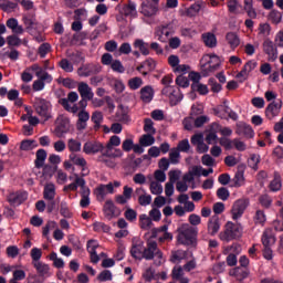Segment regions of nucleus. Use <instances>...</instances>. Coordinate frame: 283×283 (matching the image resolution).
<instances>
[{"mask_svg": "<svg viewBox=\"0 0 283 283\" xmlns=\"http://www.w3.org/2000/svg\"><path fill=\"white\" fill-rule=\"evenodd\" d=\"M177 241L184 247H198V228L184 223L177 229Z\"/></svg>", "mask_w": 283, "mask_h": 283, "instance_id": "obj_1", "label": "nucleus"}, {"mask_svg": "<svg viewBox=\"0 0 283 283\" xmlns=\"http://www.w3.org/2000/svg\"><path fill=\"white\" fill-rule=\"evenodd\" d=\"M219 238L224 242H230V240H238V238H242V226L228 221L226 223L224 231L220 232Z\"/></svg>", "mask_w": 283, "mask_h": 283, "instance_id": "obj_2", "label": "nucleus"}, {"mask_svg": "<svg viewBox=\"0 0 283 283\" xmlns=\"http://www.w3.org/2000/svg\"><path fill=\"white\" fill-rule=\"evenodd\" d=\"M158 259L157 266L163 264V251L158 249V243L156 241H148L147 247H144V260Z\"/></svg>", "mask_w": 283, "mask_h": 283, "instance_id": "obj_3", "label": "nucleus"}, {"mask_svg": "<svg viewBox=\"0 0 283 283\" xmlns=\"http://www.w3.org/2000/svg\"><path fill=\"white\" fill-rule=\"evenodd\" d=\"M77 92L80 93L81 101L78 102L80 108L85 109L87 107V101H93L94 92H92V87L85 82H80L77 85Z\"/></svg>", "mask_w": 283, "mask_h": 283, "instance_id": "obj_4", "label": "nucleus"}, {"mask_svg": "<svg viewBox=\"0 0 283 283\" xmlns=\"http://www.w3.org/2000/svg\"><path fill=\"white\" fill-rule=\"evenodd\" d=\"M34 109L39 116H42L44 120H50L52 118V115L50 112V102L45 101L41 97H35L34 99Z\"/></svg>", "mask_w": 283, "mask_h": 283, "instance_id": "obj_5", "label": "nucleus"}, {"mask_svg": "<svg viewBox=\"0 0 283 283\" xmlns=\"http://www.w3.org/2000/svg\"><path fill=\"white\" fill-rule=\"evenodd\" d=\"M67 132H70V118L65 117V115H59L55 119V136L63 138Z\"/></svg>", "mask_w": 283, "mask_h": 283, "instance_id": "obj_6", "label": "nucleus"}, {"mask_svg": "<svg viewBox=\"0 0 283 283\" xmlns=\"http://www.w3.org/2000/svg\"><path fill=\"white\" fill-rule=\"evenodd\" d=\"M247 207H249V199L241 198L237 200L231 209L232 220H239V218H242L244 211H247Z\"/></svg>", "mask_w": 283, "mask_h": 283, "instance_id": "obj_7", "label": "nucleus"}, {"mask_svg": "<svg viewBox=\"0 0 283 283\" xmlns=\"http://www.w3.org/2000/svg\"><path fill=\"white\" fill-rule=\"evenodd\" d=\"M103 70V66L101 64H94V63H88V64H83L77 69V74L78 76H94L95 74H101Z\"/></svg>", "mask_w": 283, "mask_h": 283, "instance_id": "obj_8", "label": "nucleus"}, {"mask_svg": "<svg viewBox=\"0 0 283 283\" xmlns=\"http://www.w3.org/2000/svg\"><path fill=\"white\" fill-rule=\"evenodd\" d=\"M263 52L268 55L269 61L277 60V46L269 38L263 41Z\"/></svg>", "mask_w": 283, "mask_h": 283, "instance_id": "obj_9", "label": "nucleus"}, {"mask_svg": "<svg viewBox=\"0 0 283 283\" xmlns=\"http://www.w3.org/2000/svg\"><path fill=\"white\" fill-rule=\"evenodd\" d=\"M209 57V61L202 65V71L205 74H209L210 72H216L218 67H220V57L218 55H206Z\"/></svg>", "mask_w": 283, "mask_h": 283, "instance_id": "obj_10", "label": "nucleus"}, {"mask_svg": "<svg viewBox=\"0 0 283 283\" xmlns=\"http://www.w3.org/2000/svg\"><path fill=\"white\" fill-rule=\"evenodd\" d=\"M77 185H80L81 187V196H82V199L80 201V207H82V209H85L90 207V188L85 186V180H82V179H77Z\"/></svg>", "mask_w": 283, "mask_h": 283, "instance_id": "obj_11", "label": "nucleus"}, {"mask_svg": "<svg viewBox=\"0 0 283 283\" xmlns=\"http://www.w3.org/2000/svg\"><path fill=\"white\" fill-rule=\"evenodd\" d=\"M87 120H90V113L85 109H81L77 113V122H76L77 132H83L87 129Z\"/></svg>", "mask_w": 283, "mask_h": 283, "instance_id": "obj_12", "label": "nucleus"}, {"mask_svg": "<svg viewBox=\"0 0 283 283\" xmlns=\"http://www.w3.org/2000/svg\"><path fill=\"white\" fill-rule=\"evenodd\" d=\"M280 109H282V101L279 103L272 102L268 105L265 108V116L269 118V120H273L277 114H280Z\"/></svg>", "mask_w": 283, "mask_h": 283, "instance_id": "obj_13", "label": "nucleus"}, {"mask_svg": "<svg viewBox=\"0 0 283 283\" xmlns=\"http://www.w3.org/2000/svg\"><path fill=\"white\" fill-rule=\"evenodd\" d=\"M105 146L98 142H86L83 147L84 154H98V151H103Z\"/></svg>", "mask_w": 283, "mask_h": 283, "instance_id": "obj_14", "label": "nucleus"}, {"mask_svg": "<svg viewBox=\"0 0 283 283\" xmlns=\"http://www.w3.org/2000/svg\"><path fill=\"white\" fill-rule=\"evenodd\" d=\"M158 12V7L156 4H151V0H146L142 3V14L144 17H155Z\"/></svg>", "mask_w": 283, "mask_h": 283, "instance_id": "obj_15", "label": "nucleus"}, {"mask_svg": "<svg viewBox=\"0 0 283 283\" xmlns=\"http://www.w3.org/2000/svg\"><path fill=\"white\" fill-rule=\"evenodd\" d=\"M96 241L95 240H88L87 242V251L91 255V262L93 264H98L101 256H98V254L96 253V249H98V244H95Z\"/></svg>", "mask_w": 283, "mask_h": 283, "instance_id": "obj_16", "label": "nucleus"}, {"mask_svg": "<svg viewBox=\"0 0 283 283\" xmlns=\"http://www.w3.org/2000/svg\"><path fill=\"white\" fill-rule=\"evenodd\" d=\"M130 254L135 260H144L145 255V244L139 242L132 247Z\"/></svg>", "mask_w": 283, "mask_h": 283, "instance_id": "obj_17", "label": "nucleus"}, {"mask_svg": "<svg viewBox=\"0 0 283 283\" xmlns=\"http://www.w3.org/2000/svg\"><path fill=\"white\" fill-rule=\"evenodd\" d=\"M235 133L238 136H244L245 138H253V128L247 124H239L237 125Z\"/></svg>", "mask_w": 283, "mask_h": 283, "instance_id": "obj_18", "label": "nucleus"}, {"mask_svg": "<svg viewBox=\"0 0 283 283\" xmlns=\"http://www.w3.org/2000/svg\"><path fill=\"white\" fill-rule=\"evenodd\" d=\"M140 99L143 103H151V101H154V87L150 85L144 86L140 90Z\"/></svg>", "mask_w": 283, "mask_h": 283, "instance_id": "obj_19", "label": "nucleus"}, {"mask_svg": "<svg viewBox=\"0 0 283 283\" xmlns=\"http://www.w3.org/2000/svg\"><path fill=\"white\" fill-rule=\"evenodd\" d=\"M35 161L34 165L36 169H41L42 167H45V160L48 158V151L45 149H39L35 153Z\"/></svg>", "mask_w": 283, "mask_h": 283, "instance_id": "obj_20", "label": "nucleus"}, {"mask_svg": "<svg viewBox=\"0 0 283 283\" xmlns=\"http://www.w3.org/2000/svg\"><path fill=\"white\" fill-rule=\"evenodd\" d=\"M231 112V108L227 104V101H224L221 105L213 108L214 116H219V118H227V114Z\"/></svg>", "mask_w": 283, "mask_h": 283, "instance_id": "obj_21", "label": "nucleus"}, {"mask_svg": "<svg viewBox=\"0 0 283 283\" xmlns=\"http://www.w3.org/2000/svg\"><path fill=\"white\" fill-rule=\"evenodd\" d=\"M155 34H156L158 41H160L161 43H167V41H169V39L171 36V31H169L168 28L163 27V28L157 29Z\"/></svg>", "mask_w": 283, "mask_h": 283, "instance_id": "obj_22", "label": "nucleus"}, {"mask_svg": "<svg viewBox=\"0 0 283 283\" xmlns=\"http://www.w3.org/2000/svg\"><path fill=\"white\" fill-rule=\"evenodd\" d=\"M56 196V187L54 184H46L43 191L44 200H54Z\"/></svg>", "mask_w": 283, "mask_h": 283, "instance_id": "obj_23", "label": "nucleus"}, {"mask_svg": "<svg viewBox=\"0 0 283 283\" xmlns=\"http://www.w3.org/2000/svg\"><path fill=\"white\" fill-rule=\"evenodd\" d=\"M104 213L105 218L108 220H112L114 216L116 214V206H114V201L107 200L104 205Z\"/></svg>", "mask_w": 283, "mask_h": 283, "instance_id": "obj_24", "label": "nucleus"}, {"mask_svg": "<svg viewBox=\"0 0 283 283\" xmlns=\"http://www.w3.org/2000/svg\"><path fill=\"white\" fill-rule=\"evenodd\" d=\"M226 41L230 45L231 50H235L240 45V38L235 32H229L226 35Z\"/></svg>", "mask_w": 283, "mask_h": 283, "instance_id": "obj_25", "label": "nucleus"}, {"mask_svg": "<svg viewBox=\"0 0 283 283\" xmlns=\"http://www.w3.org/2000/svg\"><path fill=\"white\" fill-rule=\"evenodd\" d=\"M92 123H94L93 129L95 132H98L101 129V124L103 123V112L101 111H95L93 112L91 116Z\"/></svg>", "mask_w": 283, "mask_h": 283, "instance_id": "obj_26", "label": "nucleus"}, {"mask_svg": "<svg viewBox=\"0 0 283 283\" xmlns=\"http://www.w3.org/2000/svg\"><path fill=\"white\" fill-rule=\"evenodd\" d=\"M73 165H77V167H82V171H86L85 174H82V176H87L90 174L88 170L85 169L87 161L83 157H77L76 155H71L70 156Z\"/></svg>", "mask_w": 283, "mask_h": 283, "instance_id": "obj_27", "label": "nucleus"}, {"mask_svg": "<svg viewBox=\"0 0 283 283\" xmlns=\"http://www.w3.org/2000/svg\"><path fill=\"white\" fill-rule=\"evenodd\" d=\"M32 264L41 277H44V275H48V273H50V265L41 261L32 262Z\"/></svg>", "mask_w": 283, "mask_h": 283, "instance_id": "obj_28", "label": "nucleus"}, {"mask_svg": "<svg viewBox=\"0 0 283 283\" xmlns=\"http://www.w3.org/2000/svg\"><path fill=\"white\" fill-rule=\"evenodd\" d=\"M202 40L207 48H216V45H218V40L216 39V34L213 33L202 34Z\"/></svg>", "mask_w": 283, "mask_h": 283, "instance_id": "obj_29", "label": "nucleus"}, {"mask_svg": "<svg viewBox=\"0 0 283 283\" xmlns=\"http://www.w3.org/2000/svg\"><path fill=\"white\" fill-rule=\"evenodd\" d=\"M154 226V222L147 214L139 216V227L140 229H144V231H149L151 227Z\"/></svg>", "mask_w": 283, "mask_h": 283, "instance_id": "obj_30", "label": "nucleus"}, {"mask_svg": "<svg viewBox=\"0 0 283 283\" xmlns=\"http://www.w3.org/2000/svg\"><path fill=\"white\" fill-rule=\"evenodd\" d=\"M244 10L250 19H258V12L253 8V0H244Z\"/></svg>", "mask_w": 283, "mask_h": 283, "instance_id": "obj_31", "label": "nucleus"}, {"mask_svg": "<svg viewBox=\"0 0 283 283\" xmlns=\"http://www.w3.org/2000/svg\"><path fill=\"white\" fill-rule=\"evenodd\" d=\"M134 48H137L144 56L149 55V44L145 43L142 39L135 40Z\"/></svg>", "mask_w": 283, "mask_h": 283, "instance_id": "obj_32", "label": "nucleus"}, {"mask_svg": "<svg viewBox=\"0 0 283 283\" xmlns=\"http://www.w3.org/2000/svg\"><path fill=\"white\" fill-rule=\"evenodd\" d=\"M155 143H156V138H154V135L149 133L143 135L139 138V145H142V147H151V145H154Z\"/></svg>", "mask_w": 283, "mask_h": 283, "instance_id": "obj_33", "label": "nucleus"}, {"mask_svg": "<svg viewBox=\"0 0 283 283\" xmlns=\"http://www.w3.org/2000/svg\"><path fill=\"white\" fill-rule=\"evenodd\" d=\"M262 244L264 248H271L275 244V237L271 232L265 231L262 235Z\"/></svg>", "mask_w": 283, "mask_h": 283, "instance_id": "obj_34", "label": "nucleus"}, {"mask_svg": "<svg viewBox=\"0 0 283 283\" xmlns=\"http://www.w3.org/2000/svg\"><path fill=\"white\" fill-rule=\"evenodd\" d=\"M34 147H39V145H36V142L34 139H24L20 144V149L22 151H32Z\"/></svg>", "mask_w": 283, "mask_h": 283, "instance_id": "obj_35", "label": "nucleus"}, {"mask_svg": "<svg viewBox=\"0 0 283 283\" xmlns=\"http://www.w3.org/2000/svg\"><path fill=\"white\" fill-rule=\"evenodd\" d=\"M187 258V252L182 250H177L171 252L170 262L176 264V262H181V260H185Z\"/></svg>", "mask_w": 283, "mask_h": 283, "instance_id": "obj_36", "label": "nucleus"}, {"mask_svg": "<svg viewBox=\"0 0 283 283\" xmlns=\"http://www.w3.org/2000/svg\"><path fill=\"white\" fill-rule=\"evenodd\" d=\"M69 150L72 154L81 151V142L78 139L71 138L67 140Z\"/></svg>", "mask_w": 283, "mask_h": 283, "instance_id": "obj_37", "label": "nucleus"}, {"mask_svg": "<svg viewBox=\"0 0 283 283\" xmlns=\"http://www.w3.org/2000/svg\"><path fill=\"white\" fill-rule=\"evenodd\" d=\"M220 231V221L218 219L208 222V232L210 235H216Z\"/></svg>", "mask_w": 283, "mask_h": 283, "instance_id": "obj_38", "label": "nucleus"}, {"mask_svg": "<svg viewBox=\"0 0 283 283\" xmlns=\"http://www.w3.org/2000/svg\"><path fill=\"white\" fill-rule=\"evenodd\" d=\"M191 90L193 92H198V94H201L202 96L209 94V87H207V85H205V84L192 83L191 84Z\"/></svg>", "mask_w": 283, "mask_h": 283, "instance_id": "obj_39", "label": "nucleus"}, {"mask_svg": "<svg viewBox=\"0 0 283 283\" xmlns=\"http://www.w3.org/2000/svg\"><path fill=\"white\" fill-rule=\"evenodd\" d=\"M125 17H136V3L129 1L128 4L124 8Z\"/></svg>", "mask_w": 283, "mask_h": 283, "instance_id": "obj_40", "label": "nucleus"}, {"mask_svg": "<svg viewBox=\"0 0 283 283\" xmlns=\"http://www.w3.org/2000/svg\"><path fill=\"white\" fill-rule=\"evenodd\" d=\"M259 34L264 36L265 39L271 35V24L269 23H261L259 24Z\"/></svg>", "mask_w": 283, "mask_h": 283, "instance_id": "obj_41", "label": "nucleus"}, {"mask_svg": "<svg viewBox=\"0 0 283 283\" xmlns=\"http://www.w3.org/2000/svg\"><path fill=\"white\" fill-rule=\"evenodd\" d=\"M269 19L272 23H274L275 25H277V23L282 22V13L277 10H272L269 13Z\"/></svg>", "mask_w": 283, "mask_h": 283, "instance_id": "obj_42", "label": "nucleus"}, {"mask_svg": "<svg viewBox=\"0 0 283 283\" xmlns=\"http://www.w3.org/2000/svg\"><path fill=\"white\" fill-rule=\"evenodd\" d=\"M244 185V172L238 171L232 179V187H242Z\"/></svg>", "mask_w": 283, "mask_h": 283, "instance_id": "obj_43", "label": "nucleus"}, {"mask_svg": "<svg viewBox=\"0 0 283 283\" xmlns=\"http://www.w3.org/2000/svg\"><path fill=\"white\" fill-rule=\"evenodd\" d=\"M144 123V132H146V134H156V128H154V120H151V118H146Z\"/></svg>", "mask_w": 283, "mask_h": 283, "instance_id": "obj_44", "label": "nucleus"}, {"mask_svg": "<svg viewBox=\"0 0 283 283\" xmlns=\"http://www.w3.org/2000/svg\"><path fill=\"white\" fill-rule=\"evenodd\" d=\"M62 101H66V103L70 105V103H76V101H78V93L76 92H70L67 94L66 98H60L59 99V105H63Z\"/></svg>", "mask_w": 283, "mask_h": 283, "instance_id": "obj_45", "label": "nucleus"}, {"mask_svg": "<svg viewBox=\"0 0 283 283\" xmlns=\"http://www.w3.org/2000/svg\"><path fill=\"white\" fill-rule=\"evenodd\" d=\"M150 193H153L154 196H160V193H163V185H160L159 181H151Z\"/></svg>", "mask_w": 283, "mask_h": 283, "instance_id": "obj_46", "label": "nucleus"}, {"mask_svg": "<svg viewBox=\"0 0 283 283\" xmlns=\"http://www.w3.org/2000/svg\"><path fill=\"white\" fill-rule=\"evenodd\" d=\"M7 43L9 48H19L21 40L15 34L7 36Z\"/></svg>", "mask_w": 283, "mask_h": 283, "instance_id": "obj_47", "label": "nucleus"}, {"mask_svg": "<svg viewBox=\"0 0 283 283\" xmlns=\"http://www.w3.org/2000/svg\"><path fill=\"white\" fill-rule=\"evenodd\" d=\"M111 70L117 72V74H123L125 72V66H123V63L119 60H114L113 63H111Z\"/></svg>", "mask_w": 283, "mask_h": 283, "instance_id": "obj_48", "label": "nucleus"}, {"mask_svg": "<svg viewBox=\"0 0 283 283\" xmlns=\"http://www.w3.org/2000/svg\"><path fill=\"white\" fill-rule=\"evenodd\" d=\"M169 160L172 165H178V163L180 161V150H178L177 148H174L169 153Z\"/></svg>", "mask_w": 283, "mask_h": 283, "instance_id": "obj_49", "label": "nucleus"}, {"mask_svg": "<svg viewBox=\"0 0 283 283\" xmlns=\"http://www.w3.org/2000/svg\"><path fill=\"white\" fill-rule=\"evenodd\" d=\"M124 216L128 222H134L138 218V212L132 208H127Z\"/></svg>", "mask_w": 283, "mask_h": 283, "instance_id": "obj_50", "label": "nucleus"}, {"mask_svg": "<svg viewBox=\"0 0 283 283\" xmlns=\"http://www.w3.org/2000/svg\"><path fill=\"white\" fill-rule=\"evenodd\" d=\"M62 107L65 109V112H70L71 114H78V105L74 104L71 106L67 101H62Z\"/></svg>", "mask_w": 283, "mask_h": 283, "instance_id": "obj_51", "label": "nucleus"}, {"mask_svg": "<svg viewBox=\"0 0 283 283\" xmlns=\"http://www.w3.org/2000/svg\"><path fill=\"white\" fill-rule=\"evenodd\" d=\"M143 85V78L133 77L128 81V86L130 90H138Z\"/></svg>", "mask_w": 283, "mask_h": 283, "instance_id": "obj_52", "label": "nucleus"}, {"mask_svg": "<svg viewBox=\"0 0 283 283\" xmlns=\"http://www.w3.org/2000/svg\"><path fill=\"white\" fill-rule=\"evenodd\" d=\"M248 163H249V167L254 169V171H258V165H260V155H255V154L251 155Z\"/></svg>", "mask_w": 283, "mask_h": 283, "instance_id": "obj_53", "label": "nucleus"}, {"mask_svg": "<svg viewBox=\"0 0 283 283\" xmlns=\"http://www.w3.org/2000/svg\"><path fill=\"white\" fill-rule=\"evenodd\" d=\"M93 229H94V231H97V232L103 231V233H109V230H111L109 226H107L103 222H95L93 224Z\"/></svg>", "mask_w": 283, "mask_h": 283, "instance_id": "obj_54", "label": "nucleus"}, {"mask_svg": "<svg viewBox=\"0 0 283 283\" xmlns=\"http://www.w3.org/2000/svg\"><path fill=\"white\" fill-rule=\"evenodd\" d=\"M254 222L255 224H264L266 222V214H264V211L256 210Z\"/></svg>", "mask_w": 283, "mask_h": 283, "instance_id": "obj_55", "label": "nucleus"}, {"mask_svg": "<svg viewBox=\"0 0 283 283\" xmlns=\"http://www.w3.org/2000/svg\"><path fill=\"white\" fill-rule=\"evenodd\" d=\"M209 85H210L211 92H213L214 94L222 92V84L217 83L216 78H210Z\"/></svg>", "mask_w": 283, "mask_h": 283, "instance_id": "obj_56", "label": "nucleus"}, {"mask_svg": "<svg viewBox=\"0 0 283 283\" xmlns=\"http://www.w3.org/2000/svg\"><path fill=\"white\" fill-rule=\"evenodd\" d=\"M60 67L64 70V72H74V66L67 59H63L60 61Z\"/></svg>", "mask_w": 283, "mask_h": 283, "instance_id": "obj_57", "label": "nucleus"}, {"mask_svg": "<svg viewBox=\"0 0 283 283\" xmlns=\"http://www.w3.org/2000/svg\"><path fill=\"white\" fill-rule=\"evenodd\" d=\"M161 217L163 214L160 213V210L158 208H153L149 211V218L154 220V222H160Z\"/></svg>", "mask_w": 283, "mask_h": 283, "instance_id": "obj_58", "label": "nucleus"}, {"mask_svg": "<svg viewBox=\"0 0 283 283\" xmlns=\"http://www.w3.org/2000/svg\"><path fill=\"white\" fill-rule=\"evenodd\" d=\"M217 196L220 200H229V189L224 188V187H221L217 190Z\"/></svg>", "mask_w": 283, "mask_h": 283, "instance_id": "obj_59", "label": "nucleus"}, {"mask_svg": "<svg viewBox=\"0 0 283 283\" xmlns=\"http://www.w3.org/2000/svg\"><path fill=\"white\" fill-rule=\"evenodd\" d=\"M138 203L140 205V207H147V205H151V195L139 196Z\"/></svg>", "mask_w": 283, "mask_h": 283, "instance_id": "obj_60", "label": "nucleus"}, {"mask_svg": "<svg viewBox=\"0 0 283 283\" xmlns=\"http://www.w3.org/2000/svg\"><path fill=\"white\" fill-rule=\"evenodd\" d=\"M97 280L99 282H107L109 280H112V272L109 270H104L102 271L98 276H97Z\"/></svg>", "mask_w": 283, "mask_h": 283, "instance_id": "obj_61", "label": "nucleus"}, {"mask_svg": "<svg viewBox=\"0 0 283 283\" xmlns=\"http://www.w3.org/2000/svg\"><path fill=\"white\" fill-rule=\"evenodd\" d=\"M176 149H178V151H189V149H191V145H189V139H182L181 142H179Z\"/></svg>", "mask_w": 283, "mask_h": 283, "instance_id": "obj_62", "label": "nucleus"}, {"mask_svg": "<svg viewBox=\"0 0 283 283\" xmlns=\"http://www.w3.org/2000/svg\"><path fill=\"white\" fill-rule=\"evenodd\" d=\"M42 255H43V251H41V249L33 248L31 250V258H32L33 262H39L41 260Z\"/></svg>", "mask_w": 283, "mask_h": 283, "instance_id": "obj_63", "label": "nucleus"}, {"mask_svg": "<svg viewBox=\"0 0 283 283\" xmlns=\"http://www.w3.org/2000/svg\"><path fill=\"white\" fill-rule=\"evenodd\" d=\"M7 255L8 258H17L19 255V248L17 245H10L7 248Z\"/></svg>", "mask_w": 283, "mask_h": 283, "instance_id": "obj_64", "label": "nucleus"}]
</instances>
